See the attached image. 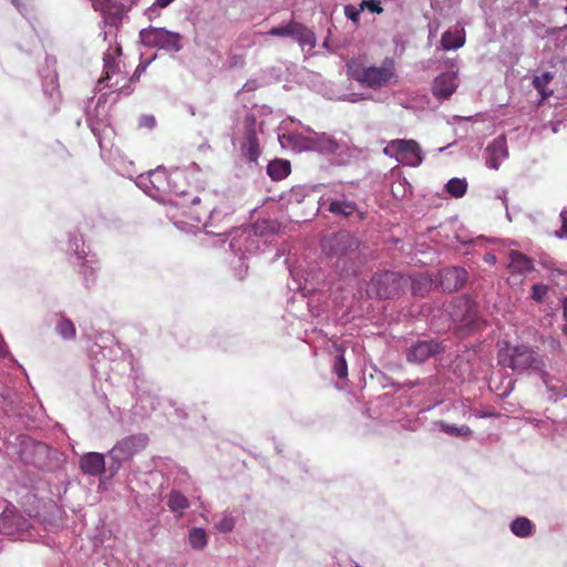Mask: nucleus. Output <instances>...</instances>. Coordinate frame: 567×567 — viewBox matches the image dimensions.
Masks as SVG:
<instances>
[{
  "label": "nucleus",
  "mask_w": 567,
  "mask_h": 567,
  "mask_svg": "<svg viewBox=\"0 0 567 567\" xmlns=\"http://www.w3.org/2000/svg\"><path fill=\"white\" fill-rule=\"evenodd\" d=\"M349 75L362 86L379 89L395 78L394 61L385 59L381 66H365L361 63H348Z\"/></svg>",
  "instance_id": "f257e3e1"
},
{
  "label": "nucleus",
  "mask_w": 567,
  "mask_h": 567,
  "mask_svg": "<svg viewBox=\"0 0 567 567\" xmlns=\"http://www.w3.org/2000/svg\"><path fill=\"white\" fill-rule=\"evenodd\" d=\"M450 316L456 323V330L461 337L472 334L485 327V321L477 313L476 303L467 296L454 299Z\"/></svg>",
  "instance_id": "f03ea898"
},
{
  "label": "nucleus",
  "mask_w": 567,
  "mask_h": 567,
  "mask_svg": "<svg viewBox=\"0 0 567 567\" xmlns=\"http://www.w3.org/2000/svg\"><path fill=\"white\" fill-rule=\"evenodd\" d=\"M147 444L148 436L144 433L132 434L117 441L107 453L111 461L109 466L110 473L112 475L117 473L124 463L142 452Z\"/></svg>",
  "instance_id": "7ed1b4c3"
},
{
  "label": "nucleus",
  "mask_w": 567,
  "mask_h": 567,
  "mask_svg": "<svg viewBox=\"0 0 567 567\" xmlns=\"http://www.w3.org/2000/svg\"><path fill=\"white\" fill-rule=\"evenodd\" d=\"M383 154L412 167H417L423 162L421 146L415 140L390 141L383 148Z\"/></svg>",
  "instance_id": "20e7f679"
},
{
  "label": "nucleus",
  "mask_w": 567,
  "mask_h": 567,
  "mask_svg": "<svg viewBox=\"0 0 567 567\" xmlns=\"http://www.w3.org/2000/svg\"><path fill=\"white\" fill-rule=\"evenodd\" d=\"M498 363L511 368L517 373L529 372L539 375L547 390L553 393L555 392L554 386L549 382V374L545 370L543 357H499Z\"/></svg>",
  "instance_id": "39448f33"
},
{
  "label": "nucleus",
  "mask_w": 567,
  "mask_h": 567,
  "mask_svg": "<svg viewBox=\"0 0 567 567\" xmlns=\"http://www.w3.org/2000/svg\"><path fill=\"white\" fill-rule=\"evenodd\" d=\"M144 45L177 52L182 49V35L164 28H147L140 32Z\"/></svg>",
  "instance_id": "423d86ee"
},
{
  "label": "nucleus",
  "mask_w": 567,
  "mask_h": 567,
  "mask_svg": "<svg viewBox=\"0 0 567 567\" xmlns=\"http://www.w3.org/2000/svg\"><path fill=\"white\" fill-rule=\"evenodd\" d=\"M268 34L274 37H290L301 47L308 45L309 48H315L317 43L315 33L308 27L295 20L286 25L271 28Z\"/></svg>",
  "instance_id": "0eeeda50"
},
{
  "label": "nucleus",
  "mask_w": 567,
  "mask_h": 567,
  "mask_svg": "<svg viewBox=\"0 0 567 567\" xmlns=\"http://www.w3.org/2000/svg\"><path fill=\"white\" fill-rule=\"evenodd\" d=\"M400 276L394 271L375 274L370 281V289L380 299H390L396 296L401 289Z\"/></svg>",
  "instance_id": "6e6552de"
},
{
  "label": "nucleus",
  "mask_w": 567,
  "mask_h": 567,
  "mask_svg": "<svg viewBox=\"0 0 567 567\" xmlns=\"http://www.w3.org/2000/svg\"><path fill=\"white\" fill-rule=\"evenodd\" d=\"M360 246V241L349 231H339L334 234L324 246V249L332 256H347L355 251Z\"/></svg>",
  "instance_id": "1a4fd4ad"
},
{
  "label": "nucleus",
  "mask_w": 567,
  "mask_h": 567,
  "mask_svg": "<svg viewBox=\"0 0 567 567\" xmlns=\"http://www.w3.org/2000/svg\"><path fill=\"white\" fill-rule=\"evenodd\" d=\"M132 365V372L134 373L135 382L138 380V373L134 368L133 362H131ZM135 392H136V403L133 406V413L140 417H146L148 416L153 411L156 410V408L159 404V399L157 395L142 390L136 383H135Z\"/></svg>",
  "instance_id": "9d476101"
},
{
  "label": "nucleus",
  "mask_w": 567,
  "mask_h": 567,
  "mask_svg": "<svg viewBox=\"0 0 567 567\" xmlns=\"http://www.w3.org/2000/svg\"><path fill=\"white\" fill-rule=\"evenodd\" d=\"M120 74V64L111 54H106L104 56L103 76L97 82L100 90H102L103 87H111L122 91L125 87L126 78L122 75L118 76Z\"/></svg>",
  "instance_id": "9b49d317"
},
{
  "label": "nucleus",
  "mask_w": 567,
  "mask_h": 567,
  "mask_svg": "<svg viewBox=\"0 0 567 567\" xmlns=\"http://www.w3.org/2000/svg\"><path fill=\"white\" fill-rule=\"evenodd\" d=\"M29 519L12 509H4L0 515V532L6 535H18L28 530Z\"/></svg>",
  "instance_id": "f8f14e48"
},
{
  "label": "nucleus",
  "mask_w": 567,
  "mask_h": 567,
  "mask_svg": "<svg viewBox=\"0 0 567 567\" xmlns=\"http://www.w3.org/2000/svg\"><path fill=\"white\" fill-rule=\"evenodd\" d=\"M467 280V272L461 267H449L440 272V285L444 291L461 289Z\"/></svg>",
  "instance_id": "ddd939ff"
},
{
  "label": "nucleus",
  "mask_w": 567,
  "mask_h": 567,
  "mask_svg": "<svg viewBox=\"0 0 567 567\" xmlns=\"http://www.w3.org/2000/svg\"><path fill=\"white\" fill-rule=\"evenodd\" d=\"M457 85L456 73L445 72L435 78L432 92L439 100H445L456 91Z\"/></svg>",
  "instance_id": "4468645a"
},
{
  "label": "nucleus",
  "mask_w": 567,
  "mask_h": 567,
  "mask_svg": "<svg viewBox=\"0 0 567 567\" xmlns=\"http://www.w3.org/2000/svg\"><path fill=\"white\" fill-rule=\"evenodd\" d=\"M80 468L90 476H97L105 471V455L97 452H87L80 458Z\"/></svg>",
  "instance_id": "2eb2a0df"
},
{
  "label": "nucleus",
  "mask_w": 567,
  "mask_h": 567,
  "mask_svg": "<svg viewBox=\"0 0 567 567\" xmlns=\"http://www.w3.org/2000/svg\"><path fill=\"white\" fill-rule=\"evenodd\" d=\"M508 156L507 145L504 137L495 138L486 147V164L489 168L498 169L503 159Z\"/></svg>",
  "instance_id": "dca6fc26"
},
{
  "label": "nucleus",
  "mask_w": 567,
  "mask_h": 567,
  "mask_svg": "<svg viewBox=\"0 0 567 567\" xmlns=\"http://www.w3.org/2000/svg\"><path fill=\"white\" fill-rule=\"evenodd\" d=\"M328 210L336 217L351 218L357 216L358 220L364 218L363 214L359 212L358 205L346 198L330 202Z\"/></svg>",
  "instance_id": "f3484780"
},
{
  "label": "nucleus",
  "mask_w": 567,
  "mask_h": 567,
  "mask_svg": "<svg viewBox=\"0 0 567 567\" xmlns=\"http://www.w3.org/2000/svg\"><path fill=\"white\" fill-rule=\"evenodd\" d=\"M508 260V269L512 274L525 275L534 270L533 259L518 250H511Z\"/></svg>",
  "instance_id": "a211bd4d"
},
{
  "label": "nucleus",
  "mask_w": 567,
  "mask_h": 567,
  "mask_svg": "<svg viewBox=\"0 0 567 567\" xmlns=\"http://www.w3.org/2000/svg\"><path fill=\"white\" fill-rule=\"evenodd\" d=\"M245 138L246 141L241 146L243 155L250 162H257L260 156V148L256 132L252 126L246 131Z\"/></svg>",
  "instance_id": "6ab92c4d"
},
{
  "label": "nucleus",
  "mask_w": 567,
  "mask_h": 567,
  "mask_svg": "<svg viewBox=\"0 0 567 567\" xmlns=\"http://www.w3.org/2000/svg\"><path fill=\"white\" fill-rule=\"evenodd\" d=\"M446 350V346L437 342L436 340H419L411 344L410 354H440Z\"/></svg>",
  "instance_id": "aec40b11"
},
{
  "label": "nucleus",
  "mask_w": 567,
  "mask_h": 567,
  "mask_svg": "<svg viewBox=\"0 0 567 567\" xmlns=\"http://www.w3.org/2000/svg\"><path fill=\"white\" fill-rule=\"evenodd\" d=\"M291 172L290 163L285 159L271 161L267 166V173L274 181L286 178Z\"/></svg>",
  "instance_id": "412c9836"
},
{
  "label": "nucleus",
  "mask_w": 567,
  "mask_h": 567,
  "mask_svg": "<svg viewBox=\"0 0 567 567\" xmlns=\"http://www.w3.org/2000/svg\"><path fill=\"white\" fill-rule=\"evenodd\" d=\"M167 506L177 516H182L189 507V502L179 491L173 489L168 495Z\"/></svg>",
  "instance_id": "4be33fe9"
},
{
  "label": "nucleus",
  "mask_w": 567,
  "mask_h": 567,
  "mask_svg": "<svg viewBox=\"0 0 567 567\" xmlns=\"http://www.w3.org/2000/svg\"><path fill=\"white\" fill-rule=\"evenodd\" d=\"M465 42V33L464 31L452 32L450 30L445 31L442 34L441 45L443 50H456L464 45Z\"/></svg>",
  "instance_id": "5701e85b"
},
{
  "label": "nucleus",
  "mask_w": 567,
  "mask_h": 567,
  "mask_svg": "<svg viewBox=\"0 0 567 567\" xmlns=\"http://www.w3.org/2000/svg\"><path fill=\"white\" fill-rule=\"evenodd\" d=\"M509 528L515 536L526 538L533 534L534 524L527 517L520 516L511 523Z\"/></svg>",
  "instance_id": "b1692460"
},
{
  "label": "nucleus",
  "mask_w": 567,
  "mask_h": 567,
  "mask_svg": "<svg viewBox=\"0 0 567 567\" xmlns=\"http://www.w3.org/2000/svg\"><path fill=\"white\" fill-rule=\"evenodd\" d=\"M92 6L96 11H102L103 13H106L110 9H115V13H110L106 17V20L111 24H117L121 21L122 12L120 8L115 7L111 0H91Z\"/></svg>",
  "instance_id": "393cba45"
},
{
  "label": "nucleus",
  "mask_w": 567,
  "mask_h": 567,
  "mask_svg": "<svg viewBox=\"0 0 567 567\" xmlns=\"http://www.w3.org/2000/svg\"><path fill=\"white\" fill-rule=\"evenodd\" d=\"M554 74L551 72H544L542 75L535 76L533 85L540 95L542 101L547 100L553 95V90H548L547 85L553 81Z\"/></svg>",
  "instance_id": "a878e982"
},
{
  "label": "nucleus",
  "mask_w": 567,
  "mask_h": 567,
  "mask_svg": "<svg viewBox=\"0 0 567 567\" xmlns=\"http://www.w3.org/2000/svg\"><path fill=\"white\" fill-rule=\"evenodd\" d=\"M55 331L65 340H72L75 338L76 330L73 322L64 316H59L55 322Z\"/></svg>",
  "instance_id": "bb28decb"
},
{
  "label": "nucleus",
  "mask_w": 567,
  "mask_h": 567,
  "mask_svg": "<svg viewBox=\"0 0 567 567\" xmlns=\"http://www.w3.org/2000/svg\"><path fill=\"white\" fill-rule=\"evenodd\" d=\"M189 545L195 550H202L207 545V534L202 527H193L188 536Z\"/></svg>",
  "instance_id": "cd10ccee"
},
{
  "label": "nucleus",
  "mask_w": 567,
  "mask_h": 567,
  "mask_svg": "<svg viewBox=\"0 0 567 567\" xmlns=\"http://www.w3.org/2000/svg\"><path fill=\"white\" fill-rule=\"evenodd\" d=\"M445 188L451 196L460 198L465 195L467 190V183L465 179L452 178L447 182Z\"/></svg>",
  "instance_id": "c85d7f7f"
},
{
  "label": "nucleus",
  "mask_w": 567,
  "mask_h": 567,
  "mask_svg": "<svg viewBox=\"0 0 567 567\" xmlns=\"http://www.w3.org/2000/svg\"><path fill=\"white\" fill-rule=\"evenodd\" d=\"M148 178H150L151 184L154 186V188L157 192L165 193L167 190V188H166L167 175H166L165 169L157 168L156 171L151 172L148 174Z\"/></svg>",
  "instance_id": "c756f323"
},
{
  "label": "nucleus",
  "mask_w": 567,
  "mask_h": 567,
  "mask_svg": "<svg viewBox=\"0 0 567 567\" xmlns=\"http://www.w3.org/2000/svg\"><path fill=\"white\" fill-rule=\"evenodd\" d=\"M440 429L444 433L453 436H468L472 434V430L467 425L456 426L454 424L441 422Z\"/></svg>",
  "instance_id": "7c9ffc66"
},
{
  "label": "nucleus",
  "mask_w": 567,
  "mask_h": 567,
  "mask_svg": "<svg viewBox=\"0 0 567 567\" xmlns=\"http://www.w3.org/2000/svg\"><path fill=\"white\" fill-rule=\"evenodd\" d=\"M332 371L340 380L347 379L348 364L346 361V357H333Z\"/></svg>",
  "instance_id": "2f4dec72"
},
{
  "label": "nucleus",
  "mask_w": 567,
  "mask_h": 567,
  "mask_svg": "<svg viewBox=\"0 0 567 567\" xmlns=\"http://www.w3.org/2000/svg\"><path fill=\"white\" fill-rule=\"evenodd\" d=\"M432 287V281L427 277H417L412 280V291L414 295H424Z\"/></svg>",
  "instance_id": "473e14b6"
},
{
  "label": "nucleus",
  "mask_w": 567,
  "mask_h": 567,
  "mask_svg": "<svg viewBox=\"0 0 567 567\" xmlns=\"http://www.w3.org/2000/svg\"><path fill=\"white\" fill-rule=\"evenodd\" d=\"M318 144H319V147L321 151H324L328 153H336L339 150L338 142L333 137H331L327 134H322L318 138Z\"/></svg>",
  "instance_id": "72a5a7b5"
},
{
  "label": "nucleus",
  "mask_w": 567,
  "mask_h": 567,
  "mask_svg": "<svg viewBox=\"0 0 567 567\" xmlns=\"http://www.w3.org/2000/svg\"><path fill=\"white\" fill-rule=\"evenodd\" d=\"M199 204H200V198L195 196V197H193V199L190 202V206L188 207V209H189L188 214L189 215L194 214V219L196 221H202V216L203 215L205 216L208 214L207 209L197 208V206H199Z\"/></svg>",
  "instance_id": "f704fd0d"
},
{
  "label": "nucleus",
  "mask_w": 567,
  "mask_h": 567,
  "mask_svg": "<svg viewBox=\"0 0 567 567\" xmlns=\"http://www.w3.org/2000/svg\"><path fill=\"white\" fill-rule=\"evenodd\" d=\"M215 528L224 534L230 533L235 528V518L226 515L216 523Z\"/></svg>",
  "instance_id": "c9c22d12"
},
{
  "label": "nucleus",
  "mask_w": 567,
  "mask_h": 567,
  "mask_svg": "<svg viewBox=\"0 0 567 567\" xmlns=\"http://www.w3.org/2000/svg\"><path fill=\"white\" fill-rule=\"evenodd\" d=\"M360 10L361 11L369 10L370 12L378 13V14L383 12V8L381 6L380 0H363L360 3Z\"/></svg>",
  "instance_id": "e433bc0d"
},
{
  "label": "nucleus",
  "mask_w": 567,
  "mask_h": 567,
  "mask_svg": "<svg viewBox=\"0 0 567 567\" xmlns=\"http://www.w3.org/2000/svg\"><path fill=\"white\" fill-rule=\"evenodd\" d=\"M548 292V287L544 284H535L532 287V299H534L537 302L543 301L545 296Z\"/></svg>",
  "instance_id": "4c0bfd02"
},
{
  "label": "nucleus",
  "mask_w": 567,
  "mask_h": 567,
  "mask_svg": "<svg viewBox=\"0 0 567 567\" xmlns=\"http://www.w3.org/2000/svg\"><path fill=\"white\" fill-rule=\"evenodd\" d=\"M346 16L353 22H357L359 20V16L361 10H355L353 7L348 6L344 9Z\"/></svg>",
  "instance_id": "58836bf2"
},
{
  "label": "nucleus",
  "mask_w": 567,
  "mask_h": 567,
  "mask_svg": "<svg viewBox=\"0 0 567 567\" xmlns=\"http://www.w3.org/2000/svg\"><path fill=\"white\" fill-rule=\"evenodd\" d=\"M560 217L563 219V225H561V228L559 230V233H557L560 237L565 236L567 237V212H563L560 214Z\"/></svg>",
  "instance_id": "ea45409f"
},
{
  "label": "nucleus",
  "mask_w": 567,
  "mask_h": 567,
  "mask_svg": "<svg viewBox=\"0 0 567 567\" xmlns=\"http://www.w3.org/2000/svg\"><path fill=\"white\" fill-rule=\"evenodd\" d=\"M155 117L154 116H144L141 121V124L148 127V128H153L155 126Z\"/></svg>",
  "instance_id": "a19ab883"
},
{
  "label": "nucleus",
  "mask_w": 567,
  "mask_h": 567,
  "mask_svg": "<svg viewBox=\"0 0 567 567\" xmlns=\"http://www.w3.org/2000/svg\"><path fill=\"white\" fill-rule=\"evenodd\" d=\"M429 357H406V361L412 364H422Z\"/></svg>",
  "instance_id": "79ce46f5"
},
{
  "label": "nucleus",
  "mask_w": 567,
  "mask_h": 567,
  "mask_svg": "<svg viewBox=\"0 0 567 567\" xmlns=\"http://www.w3.org/2000/svg\"><path fill=\"white\" fill-rule=\"evenodd\" d=\"M339 567H360L357 563L352 561L351 559H346L342 563H338Z\"/></svg>",
  "instance_id": "37998d69"
},
{
  "label": "nucleus",
  "mask_w": 567,
  "mask_h": 567,
  "mask_svg": "<svg viewBox=\"0 0 567 567\" xmlns=\"http://www.w3.org/2000/svg\"><path fill=\"white\" fill-rule=\"evenodd\" d=\"M174 0H155V4L159 8H166L169 6Z\"/></svg>",
  "instance_id": "c03bdc74"
},
{
  "label": "nucleus",
  "mask_w": 567,
  "mask_h": 567,
  "mask_svg": "<svg viewBox=\"0 0 567 567\" xmlns=\"http://www.w3.org/2000/svg\"><path fill=\"white\" fill-rule=\"evenodd\" d=\"M0 354H7L6 344H4L1 336H0Z\"/></svg>",
  "instance_id": "a18cd8bd"
},
{
  "label": "nucleus",
  "mask_w": 567,
  "mask_h": 567,
  "mask_svg": "<svg viewBox=\"0 0 567 567\" xmlns=\"http://www.w3.org/2000/svg\"><path fill=\"white\" fill-rule=\"evenodd\" d=\"M564 315L567 317V299L564 302Z\"/></svg>",
  "instance_id": "49530a36"
},
{
  "label": "nucleus",
  "mask_w": 567,
  "mask_h": 567,
  "mask_svg": "<svg viewBox=\"0 0 567 567\" xmlns=\"http://www.w3.org/2000/svg\"><path fill=\"white\" fill-rule=\"evenodd\" d=\"M7 399V395L4 393H0V403L3 402Z\"/></svg>",
  "instance_id": "de8ad7c7"
},
{
  "label": "nucleus",
  "mask_w": 567,
  "mask_h": 567,
  "mask_svg": "<svg viewBox=\"0 0 567 567\" xmlns=\"http://www.w3.org/2000/svg\"><path fill=\"white\" fill-rule=\"evenodd\" d=\"M486 260H495V257L493 255H486Z\"/></svg>",
  "instance_id": "09e8293b"
},
{
  "label": "nucleus",
  "mask_w": 567,
  "mask_h": 567,
  "mask_svg": "<svg viewBox=\"0 0 567 567\" xmlns=\"http://www.w3.org/2000/svg\"><path fill=\"white\" fill-rule=\"evenodd\" d=\"M56 145H58V146H60L63 151H66V150H65V146H64L62 143L56 142Z\"/></svg>",
  "instance_id": "8fccbe9b"
},
{
  "label": "nucleus",
  "mask_w": 567,
  "mask_h": 567,
  "mask_svg": "<svg viewBox=\"0 0 567 567\" xmlns=\"http://www.w3.org/2000/svg\"><path fill=\"white\" fill-rule=\"evenodd\" d=\"M557 398H558V395H557V394H553V395H550V396H549V400H554V401H556V400H557Z\"/></svg>",
  "instance_id": "3c124183"
},
{
  "label": "nucleus",
  "mask_w": 567,
  "mask_h": 567,
  "mask_svg": "<svg viewBox=\"0 0 567 567\" xmlns=\"http://www.w3.org/2000/svg\"><path fill=\"white\" fill-rule=\"evenodd\" d=\"M563 333L567 337V326L563 328Z\"/></svg>",
  "instance_id": "603ef678"
},
{
  "label": "nucleus",
  "mask_w": 567,
  "mask_h": 567,
  "mask_svg": "<svg viewBox=\"0 0 567 567\" xmlns=\"http://www.w3.org/2000/svg\"><path fill=\"white\" fill-rule=\"evenodd\" d=\"M565 11H566V13H567V4H566V8H565Z\"/></svg>",
  "instance_id": "864d4df0"
},
{
  "label": "nucleus",
  "mask_w": 567,
  "mask_h": 567,
  "mask_svg": "<svg viewBox=\"0 0 567 567\" xmlns=\"http://www.w3.org/2000/svg\"><path fill=\"white\" fill-rule=\"evenodd\" d=\"M564 396L567 398V394H565Z\"/></svg>",
  "instance_id": "5fc2aeb1"
}]
</instances>
